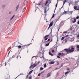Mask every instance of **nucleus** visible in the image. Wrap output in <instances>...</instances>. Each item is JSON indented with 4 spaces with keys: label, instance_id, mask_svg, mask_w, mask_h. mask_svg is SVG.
Here are the masks:
<instances>
[{
    "label": "nucleus",
    "instance_id": "f257e3e1",
    "mask_svg": "<svg viewBox=\"0 0 79 79\" xmlns=\"http://www.w3.org/2000/svg\"><path fill=\"white\" fill-rule=\"evenodd\" d=\"M64 50L67 53H73L74 52V48L73 46L70 47L68 49L66 48Z\"/></svg>",
    "mask_w": 79,
    "mask_h": 79
},
{
    "label": "nucleus",
    "instance_id": "f03ea898",
    "mask_svg": "<svg viewBox=\"0 0 79 79\" xmlns=\"http://www.w3.org/2000/svg\"><path fill=\"white\" fill-rule=\"evenodd\" d=\"M32 44V43H31L30 44H28L27 45H23V46L22 47L21 50H23V49H24L25 48H27L30 45H31Z\"/></svg>",
    "mask_w": 79,
    "mask_h": 79
},
{
    "label": "nucleus",
    "instance_id": "7ed1b4c3",
    "mask_svg": "<svg viewBox=\"0 0 79 79\" xmlns=\"http://www.w3.org/2000/svg\"><path fill=\"white\" fill-rule=\"evenodd\" d=\"M53 23L52 22L50 23L49 24V26L48 28V30H49V29H50V27H52V26H53Z\"/></svg>",
    "mask_w": 79,
    "mask_h": 79
},
{
    "label": "nucleus",
    "instance_id": "20e7f679",
    "mask_svg": "<svg viewBox=\"0 0 79 79\" xmlns=\"http://www.w3.org/2000/svg\"><path fill=\"white\" fill-rule=\"evenodd\" d=\"M48 37H50V35H46L44 36V39H45V40L46 41L48 39Z\"/></svg>",
    "mask_w": 79,
    "mask_h": 79
},
{
    "label": "nucleus",
    "instance_id": "39448f33",
    "mask_svg": "<svg viewBox=\"0 0 79 79\" xmlns=\"http://www.w3.org/2000/svg\"><path fill=\"white\" fill-rule=\"evenodd\" d=\"M67 13L68 14V11H64V12L63 13V14H62L61 16H62L63 15H66V14H67Z\"/></svg>",
    "mask_w": 79,
    "mask_h": 79
},
{
    "label": "nucleus",
    "instance_id": "423d86ee",
    "mask_svg": "<svg viewBox=\"0 0 79 79\" xmlns=\"http://www.w3.org/2000/svg\"><path fill=\"white\" fill-rule=\"evenodd\" d=\"M52 28H50L51 31L50 33H49V35H51L52 37H53V36L52 35Z\"/></svg>",
    "mask_w": 79,
    "mask_h": 79
},
{
    "label": "nucleus",
    "instance_id": "0eeeda50",
    "mask_svg": "<svg viewBox=\"0 0 79 79\" xmlns=\"http://www.w3.org/2000/svg\"><path fill=\"white\" fill-rule=\"evenodd\" d=\"M52 75V73H49L47 75V77H49L50 76Z\"/></svg>",
    "mask_w": 79,
    "mask_h": 79
},
{
    "label": "nucleus",
    "instance_id": "6e6552de",
    "mask_svg": "<svg viewBox=\"0 0 79 79\" xmlns=\"http://www.w3.org/2000/svg\"><path fill=\"white\" fill-rule=\"evenodd\" d=\"M37 64H33V65H32V68H34L35 66H37Z\"/></svg>",
    "mask_w": 79,
    "mask_h": 79
},
{
    "label": "nucleus",
    "instance_id": "1a4fd4ad",
    "mask_svg": "<svg viewBox=\"0 0 79 79\" xmlns=\"http://www.w3.org/2000/svg\"><path fill=\"white\" fill-rule=\"evenodd\" d=\"M46 8L45 7L44 8V13L45 14H46V15L47 14V11H46Z\"/></svg>",
    "mask_w": 79,
    "mask_h": 79
},
{
    "label": "nucleus",
    "instance_id": "9d476101",
    "mask_svg": "<svg viewBox=\"0 0 79 79\" xmlns=\"http://www.w3.org/2000/svg\"><path fill=\"white\" fill-rule=\"evenodd\" d=\"M40 58H42L44 57V54L43 53H42V54L41 55V56H40Z\"/></svg>",
    "mask_w": 79,
    "mask_h": 79
},
{
    "label": "nucleus",
    "instance_id": "9b49d317",
    "mask_svg": "<svg viewBox=\"0 0 79 79\" xmlns=\"http://www.w3.org/2000/svg\"><path fill=\"white\" fill-rule=\"evenodd\" d=\"M77 6H74V7H73L74 10H77Z\"/></svg>",
    "mask_w": 79,
    "mask_h": 79
},
{
    "label": "nucleus",
    "instance_id": "f8f14e48",
    "mask_svg": "<svg viewBox=\"0 0 79 79\" xmlns=\"http://www.w3.org/2000/svg\"><path fill=\"white\" fill-rule=\"evenodd\" d=\"M42 2H41L37 4V5H39V6H40V5H42Z\"/></svg>",
    "mask_w": 79,
    "mask_h": 79
},
{
    "label": "nucleus",
    "instance_id": "ddd939ff",
    "mask_svg": "<svg viewBox=\"0 0 79 79\" xmlns=\"http://www.w3.org/2000/svg\"><path fill=\"white\" fill-rule=\"evenodd\" d=\"M50 64H54V61H51L49 62Z\"/></svg>",
    "mask_w": 79,
    "mask_h": 79
},
{
    "label": "nucleus",
    "instance_id": "4468645a",
    "mask_svg": "<svg viewBox=\"0 0 79 79\" xmlns=\"http://www.w3.org/2000/svg\"><path fill=\"white\" fill-rule=\"evenodd\" d=\"M19 58H21V56H18V55L17 56V59H18Z\"/></svg>",
    "mask_w": 79,
    "mask_h": 79
},
{
    "label": "nucleus",
    "instance_id": "2eb2a0df",
    "mask_svg": "<svg viewBox=\"0 0 79 79\" xmlns=\"http://www.w3.org/2000/svg\"><path fill=\"white\" fill-rule=\"evenodd\" d=\"M73 11H69L68 12V14H72L73 13Z\"/></svg>",
    "mask_w": 79,
    "mask_h": 79
},
{
    "label": "nucleus",
    "instance_id": "dca6fc26",
    "mask_svg": "<svg viewBox=\"0 0 79 79\" xmlns=\"http://www.w3.org/2000/svg\"><path fill=\"white\" fill-rule=\"evenodd\" d=\"M32 71H33V70H31V71L29 72L28 73L29 75H30V74H31L32 73Z\"/></svg>",
    "mask_w": 79,
    "mask_h": 79
},
{
    "label": "nucleus",
    "instance_id": "f3484780",
    "mask_svg": "<svg viewBox=\"0 0 79 79\" xmlns=\"http://www.w3.org/2000/svg\"><path fill=\"white\" fill-rule=\"evenodd\" d=\"M49 55H51V56H53V54H52V53H51V52H49Z\"/></svg>",
    "mask_w": 79,
    "mask_h": 79
},
{
    "label": "nucleus",
    "instance_id": "a211bd4d",
    "mask_svg": "<svg viewBox=\"0 0 79 79\" xmlns=\"http://www.w3.org/2000/svg\"><path fill=\"white\" fill-rule=\"evenodd\" d=\"M75 2H75V5H76V4H77L78 3V2H79V1H76Z\"/></svg>",
    "mask_w": 79,
    "mask_h": 79
},
{
    "label": "nucleus",
    "instance_id": "6ab92c4d",
    "mask_svg": "<svg viewBox=\"0 0 79 79\" xmlns=\"http://www.w3.org/2000/svg\"><path fill=\"white\" fill-rule=\"evenodd\" d=\"M76 18H74V21H73V23H75V22L76 21Z\"/></svg>",
    "mask_w": 79,
    "mask_h": 79
},
{
    "label": "nucleus",
    "instance_id": "aec40b11",
    "mask_svg": "<svg viewBox=\"0 0 79 79\" xmlns=\"http://www.w3.org/2000/svg\"><path fill=\"white\" fill-rule=\"evenodd\" d=\"M19 8V4H18L17 7H16V10H18V8Z\"/></svg>",
    "mask_w": 79,
    "mask_h": 79
},
{
    "label": "nucleus",
    "instance_id": "412c9836",
    "mask_svg": "<svg viewBox=\"0 0 79 79\" xmlns=\"http://www.w3.org/2000/svg\"><path fill=\"white\" fill-rule=\"evenodd\" d=\"M15 15H14L11 18V19H10V20H11L13 18H14V17H15Z\"/></svg>",
    "mask_w": 79,
    "mask_h": 79
},
{
    "label": "nucleus",
    "instance_id": "4be33fe9",
    "mask_svg": "<svg viewBox=\"0 0 79 79\" xmlns=\"http://www.w3.org/2000/svg\"><path fill=\"white\" fill-rule=\"evenodd\" d=\"M18 48H21L22 47H21V45H19L18 46Z\"/></svg>",
    "mask_w": 79,
    "mask_h": 79
},
{
    "label": "nucleus",
    "instance_id": "5701e85b",
    "mask_svg": "<svg viewBox=\"0 0 79 79\" xmlns=\"http://www.w3.org/2000/svg\"><path fill=\"white\" fill-rule=\"evenodd\" d=\"M64 55H65V54L62 53H61V56H64Z\"/></svg>",
    "mask_w": 79,
    "mask_h": 79
},
{
    "label": "nucleus",
    "instance_id": "b1692460",
    "mask_svg": "<svg viewBox=\"0 0 79 79\" xmlns=\"http://www.w3.org/2000/svg\"><path fill=\"white\" fill-rule=\"evenodd\" d=\"M57 6H58V2H57V3L56 4V8L55 9V10H56V7H57Z\"/></svg>",
    "mask_w": 79,
    "mask_h": 79
},
{
    "label": "nucleus",
    "instance_id": "393cba45",
    "mask_svg": "<svg viewBox=\"0 0 79 79\" xmlns=\"http://www.w3.org/2000/svg\"><path fill=\"white\" fill-rule=\"evenodd\" d=\"M77 10H79V5L77 6Z\"/></svg>",
    "mask_w": 79,
    "mask_h": 79
},
{
    "label": "nucleus",
    "instance_id": "a878e982",
    "mask_svg": "<svg viewBox=\"0 0 79 79\" xmlns=\"http://www.w3.org/2000/svg\"><path fill=\"white\" fill-rule=\"evenodd\" d=\"M49 44H50V43H49L47 44H46L45 45V46L47 47V46H48L49 45Z\"/></svg>",
    "mask_w": 79,
    "mask_h": 79
},
{
    "label": "nucleus",
    "instance_id": "bb28decb",
    "mask_svg": "<svg viewBox=\"0 0 79 79\" xmlns=\"http://www.w3.org/2000/svg\"><path fill=\"white\" fill-rule=\"evenodd\" d=\"M60 17H59L58 18L56 19V22H57V21H58V19H60Z\"/></svg>",
    "mask_w": 79,
    "mask_h": 79
},
{
    "label": "nucleus",
    "instance_id": "cd10ccee",
    "mask_svg": "<svg viewBox=\"0 0 79 79\" xmlns=\"http://www.w3.org/2000/svg\"><path fill=\"white\" fill-rule=\"evenodd\" d=\"M64 41L65 42H67L68 41V40H67V38H65L64 39Z\"/></svg>",
    "mask_w": 79,
    "mask_h": 79
},
{
    "label": "nucleus",
    "instance_id": "c85d7f7f",
    "mask_svg": "<svg viewBox=\"0 0 79 79\" xmlns=\"http://www.w3.org/2000/svg\"><path fill=\"white\" fill-rule=\"evenodd\" d=\"M16 56V55H13V56H12V58H15V57Z\"/></svg>",
    "mask_w": 79,
    "mask_h": 79
},
{
    "label": "nucleus",
    "instance_id": "c756f323",
    "mask_svg": "<svg viewBox=\"0 0 79 79\" xmlns=\"http://www.w3.org/2000/svg\"><path fill=\"white\" fill-rule=\"evenodd\" d=\"M58 55H59V56H61V53H58Z\"/></svg>",
    "mask_w": 79,
    "mask_h": 79
},
{
    "label": "nucleus",
    "instance_id": "7c9ffc66",
    "mask_svg": "<svg viewBox=\"0 0 79 79\" xmlns=\"http://www.w3.org/2000/svg\"><path fill=\"white\" fill-rule=\"evenodd\" d=\"M48 1H47L46 2V3L45 4V5H47V4L48 3Z\"/></svg>",
    "mask_w": 79,
    "mask_h": 79
},
{
    "label": "nucleus",
    "instance_id": "2f4dec72",
    "mask_svg": "<svg viewBox=\"0 0 79 79\" xmlns=\"http://www.w3.org/2000/svg\"><path fill=\"white\" fill-rule=\"evenodd\" d=\"M77 48L78 49H79V45H77Z\"/></svg>",
    "mask_w": 79,
    "mask_h": 79
},
{
    "label": "nucleus",
    "instance_id": "473e14b6",
    "mask_svg": "<svg viewBox=\"0 0 79 79\" xmlns=\"http://www.w3.org/2000/svg\"><path fill=\"white\" fill-rule=\"evenodd\" d=\"M64 37H63L62 38L61 40H64Z\"/></svg>",
    "mask_w": 79,
    "mask_h": 79
},
{
    "label": "nucleus",
    "instance_id": "72a5a7b5",
    "mask_svg": "<svg viewBox=\"0 0 79 79\" xmlns=\"http://www.w3.org/2000/svg\"><path fill=\"white\" fill-rule=\"evenodd\" d=\"M50 39H49L47 41H46V42H49V41H50Z\"/></svg>",
    "mask_w": 79,
    "mask_h": 79
},
{
    "label": "nucleus",
    "instance_id": "f704fd0d",
    "mask_svg": "<svg viewBox=\"0 0 79 79\" xmlns=\"http://www.w3.org/2000/svg\"><path fill=\"white\" fill-rule=\"evenodd\" d=\"M54 17H55V14H54L52 16V18H54Z\"/></svg>",
    "mask_w": 79,
    "mask_h": 79
},
{
    "label": "nucleus",
    "instance_id": "c9c22d12",
    "mask_svg": "<svg viewBox=\"0 0 79 79\" xmlns=\"http://www.w3.org/2000/svg\"><path fill=\"white\" fill-rule=\"evenodd\" d=\"M40 70H41V71H42V70H43V68L40 67Z\"/></svg>",
    "mask_w": 79,
    "mask_h": 79
},
{
    "label": "nucleus",
    "instance_id": "e433bc0d",
    "mask_svg": "<svg viewBox=\"0 0 79 79\" xmlns=\"http://www.w3.org/2000/svg\"><path fill=\"white\" fill-rule=\"evenodd\" d=\"M69 73V72H66L65 73V74L66 75V74H68V73Z\"/></svg>",
    "mask_w": 79,
    "mask_h": 79
},
{
    "label": "nucleus",
    "instance_id": "4c0bfd02",
    "mask_svg": "<svg viewBox=\"0 0 79 79\" xmlns=\"http://www.w3.org/2000/svg\"><path fill=\"white\" fill-rule=\"evenodd\" d=\"M46 64H45L44 65V68H46Z\"/></svg>",
    "mask_w": 79,
    "mask_h": 79
},
{
    "label": "nucleus",
    "instance_id": "58836bf2",
    "mask_svg": "<svg viewBox=\"0 0 79 79\" xmlns=\"http://www.w3.org/2000/svg\"><path fill=\"white\" fill-rule=\"evenodd\" d=\"M66 2L64 1L63 2V5H64V4L65 3H66Z\"/></svg>",
    "mask_w": 79,
    "mask_h": 79
},
{
    "label": "nucleus",
    "instance_id": "ea45409f",
    "mask_svg": "<svg viewBox=\"0 0 79 79\" xmlns=\"http://www.w3.org/2000/svg\"><path fill=\"white\" fill-rule=\"evenodd\" d=\"M79 16H77V17H76V19H79Z\"/></svg>",
    "mask_w": 79,
    "mask_h": 79
},
{
    "label": "nucleus",
    "instance_id": "a19ab883",
    "mask_svg": "<svg viewBox=\"0 0 79 79\" xmlns=\"http://www.w3.org/2000/svg\"><path fill=\"white\" fill-rule=\"evenodd\" d=\"M62 23L61 22L60 23V27H61V26H63V25H61Z\"/></svg>",
    "mask_w": 79,
    "mask_h": 79
},
{
    "label": "nucleus",
    "instance_id": "79ce46f5",
    "mask_svg": "<svg viewBox=\"0 0 79 79\" xmlns=\"http://www.w3.org/2000/svg\"><path fill=\"white\" fill-rule=\"evenodd\" d=\"M57 58H60V57L59 56H57Z\"/></svg>",
    "mask_w": 79,
    "mask_h": 79
},
{
    "label": "nucleus",
    "instance_id": "37998d69",
    "mask_svg": "<svg viewBox=\"0 0 79 79\" xmlns=\"http://www.w3.org/2000/svg\"><path fill=\"white\" fill-rule=\"evenodd\" d=\"M32 67V65H31L29 67V68L31 69V68Z\"/></svg>",
    "mask_w": 79,
    "mask_h": 79
},
{
    "label": "nucleus",
    "instance_id": "c03bdc74",
    "mask_svg": "<svg viewBox=\"0 0 79 79\" xmlns=\"http://www.w3.org/2000/svg\"><path fill=\"white\" fill-rule=\"evenodd\" d=\"M41 73H39V74H38V76H40V75H41Z\"/></svg>",
    "mask_w": 79,
    "mask_h": 79
},
{
    "label": "nucleus",
    "instance_id": "a18cd8bd",
    "mask_svg": "<svg viewBox=\"0 0 79 79\" xmlns=\"http://www.w3.org/2000/svg\"><path fill=\"white\" fill-rule=\"evenodd\" d=\"M52 53H54V52H55V51H54V50H52Z\"/></svg>",
    "mask_w": 79,
    "mask_h": 79
},
{
    "label": "nucleus",
    "instance_id": "49530a36",
    "mask_svg": "<svg viewBox=\"0 0 79 79\" xmlns=\"http://www.w3.org/2000/svg\"><path fill=\"white\" fill-rule=\"evenodd\" d=\"M44 73V71L40 73H41V74H43V73Z\"/></svg>",
    "mask_w": 79,
    "mask_h": 79
},
{
    "label": "nucleus",
    "instance_id": "de8ad7c7",
    "mask_svg": "<svg viewBox=\"0 0 79 79\" xmlns=\"http://www.w3.org/2000/svg\"><path fill=\"white\" fill-rule=\"evenodd\" d=\"M63 33H64V34H65V33H67V31H64L63 32Z\"/></svg>",
    "mask_w": 79,
    "mask_h": 79
},
{
    "label": "nucleus",
    "instance_id": "09e8293b",
    "mask_svg": "<svg viewBox=\"0 0 79 79\" xmlns=\"http://www.w3.org/2000/svg\"><path fill=\"white\" fill-rule=\"evenodd\" d=\"M63 64H61V66H63Z\"/></svg>",
    "mask_w": 79,
    "mask_h": 79
},
{
    "label": "nucleus",
    "instance_id": "8fccbe9b",
    "mask_svg": "<svg viewBox=\"0 0 79 79\" xmlns=\"http://www.w3.org/2000/svg\"><path fill=\"white\" fill-rule=\"evenodd\" d=\"M57 65H58V64H59V63L58 61L57 62Z\"/></svg>",
    "mask_w": 79,
    "mask_h": 79
},
{
    "label": "nucleus",
    "instance_id": "3c124183",
    "mask_svg": "<svg viewBox=\"0 0 79 79\" xmlns=\"http://www.w3.org/2000/svg\"><path fill=\"white\" fill-rule=\"evenodd\" d=\"M32 79V77H29V79Z\"/></svg>",
    "mask_w": 79,
    "mask_h": 79
},
{
    "label": "nucleus",
    "instance_id": "603ef678",
    "mask_svg": "<svg viewBox=\"0 0 79 79\" xmlns=\"http://www.w3.org/2000/svg\"><path fill=\"white\" fill-rule=\"evenodd\" d=\"M52 39H51L50 40V42H49V43H50V42H52Z\"/></svg>",
    "mask_w": 79,
    "mask_h": 79
},
{
    "label": "nucleus",
    "instance_id": "864d4df0",
    "mask_svg": "<svg viewBox=\"0 0 79 79\" xmlns=\"http://www.w3.org/2000/svg\"><path fill=\"white\" fill-rule=\"evenodd\" d=\"M70 30H73V27H71L70 28Z\"/></svg>",
    "mask_w": 79,
    "mask_h": 79
},
{
    "label": "nucleus",
    "instance_id": "5fc2aeb1",
    "mask_svg": "<svg viewBox=\"0 0 79 79\" xmlns=\"http://www.w3.org/2000/svg\"><path fill=\"white\" fill-rule=\"evenodd\" d=\"M77 24H79V21H78L77 22Z\"/></svg>",
    "mask_w": 79,
    "mask_h": 79
},
{
    "label": "nucleus",
    "instance_id": "6e6d98bb",
    "mask_svg": "<svg viewBox=\"0 0 79 79\" xmlns=\"http://www.w3.org/2000/svg\"><path fill=\"white\" fill-rule=\"evenodd\" d=\"M11 11L9 13V15H10V14H11Z\"/></svg>",
    "mask_w": 79,
    "mask_h": 79
},
{
    "label": "nucleus",
    "instance_id": "4d7b16f0",
    "mask_svg": "<svg viewBox=\"0 0 79 79\" xmlns=\"http://www.w3.org/2000/svg\"><path fill=\"white\" fill-rule=\"evenodd\" d=\"M10 52H11V51H10L9 52V53H8V55H9V54H10Z\"/></svg>",
    "mask_w": 79,
    "mask_h": 79
},
{
    "label": "nucleus",
    "instance_id": "13d9d810",
    "mask_svg": "<svg viewBox=\"0 0 79 79\" xmlns=\"http://www.w3.org/2000/svg\"><path fill=\"white\" fill-rule=\"evenodd\" d=\"M2 8H4V7H5V5H2Z\"/></svg>",
    "mask_w": 79,
    "mask_h": 79
},
{
    "label": "nucleus",
    "instance_id": "bf43d9fd",
    "mask_svg": "<svg viewBox=\"0 0 79 79\" xmlns=\"http://www.w3.org/2000/svg\"><path fill=\"white\" fill-rule=\"evenodd\" d=\"M29 77V75H28L27 76V77L26 78H27V77Z\"/></svg>",
    "mask_w": 79,
    "mask_h": 79
},
{
    "label": "nucleus",
    "instance_id": "052dcab7",
    "mask_svg": "<svg viewBox=\"0 0 79 79\" xmlns=\"http://www.w3.org/2000/svg\"><path fill=\"white\" fill-rule=\"evenodd\" d=\"M6 62H5V66H6Z\"/></svg>",
    "mask_w": 79,
    "mask_h": 79
},
{
    "label": "nucleus",
    "instance_id": "680f3d73",
    "mask_svg": "<svg viewBox=\"0 0 79 79\" xmlns=\"http://www.w3.org/2000/svg\"><path fill=\"white\" fill-rule=\"evenodd\" d=\"M40 61H39L38 62V64H39L40 63Z\"/></svg>",
    "mask_w": 79,
    "mask_h": 79
},
{
    "label": "nucleus",
    "instance_id": "e2e57ef3",
    "mask_svg": "<svg viewBox=\"0 0 79 79\" xmlns=\"http://www.w3.org/2000/svg\"><path fill=\"white\" fill-rule=\"evenodd\" d=\"M77 51V52H79V49H78Z\"/></svg>",
    "mask_w": 79,
    "mask_h": 79
},
{
    "label": "nucleus",
    "instance_id": "0e129e2a",
    "mask_svg": "<svg viewBox=\"0 0 79 79\" xmlns=\"http://www.w3.org/2000/svg\"><path fill=\"white\" fill-rule=\"evenodd\" d=\"M67 70H69V68H67Z\"/></svg>",
    "mask_w": 79,
    "mask_h": 79
},
{
    "label": "nucleus",
    "instance_id": "69168bd1",
    "mask_svg": "<svg viewBox=\"0 0 79 79\" xmlns=\"http://www.w3.org/2000/svg\"><path fill=\"white\" fill-rule=\"evenodd\" d=\"M79 37V34L78 35H77V37Z\"/></svg>",
    "mask_w": 79,
    "mask_h": 79
},
{
    "label": "nucleus",
    "instance_id": "338daca9",
    "mask_svg": "<svg viewBox=\"0 0 79 79\" xmlns=\"http://www.w3.org/2000/svg\"><path fill=\"white\" fill-rule=\"evenodd\" d=\"M56 69H58V68H56L55 69V70H56Z\"/></svg>",
    "mask_w": 79,
    "mask_h": 79
},
{
    "label": "nucleus",
    "instance_id": "774afa93",
    "mask_svg": "<svg viewBox=\"0 0 79 79\" xmlns=\"http://www.w3.org/2000/svg\"><path fill=\"white\" fill-rule=\"evenodd\" d=\"M64 1L66 2V1H67V0H64Z\"/></svg>",
    "mask_w": 79,
    "mask_h": 79
}]
</instances>
